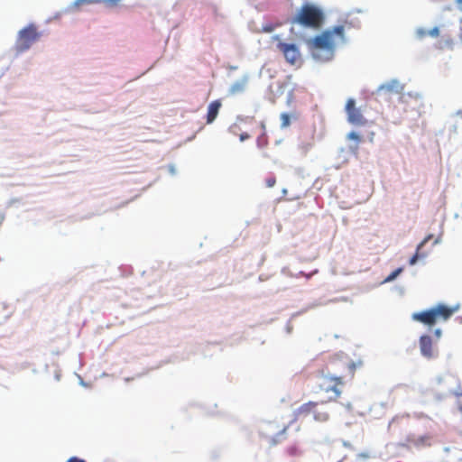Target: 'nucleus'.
Here are the masks:
<instances>
[{"label": "nucleus", "mask_w": 462, "mask_h": 462, "mask_svg": "<svg viewBox=\"0 0 462 462\" xmlns=\"http://www.w3.org/2000/svg\"><path fill=\"white\" fill-rule=\"evenodd\" d=\"M433 335L439 340L442 337V329L440 328H436L433 330Z\"/></svg>", "instance_id": "nucleus-39"}, {"label": "nucleus", "mask_w": 462, "mask_h": 462, "mask_svg": "<svg viewBox=\"0 0 462 462\" xmlns=\"http://www.w3.org/2000/svg\"><path fill=\"white\" fill-rule=\"evenodd\" d=\"M363 365V362L361 360H358V362L351 361L348 364V369L350 372H355L357 366H361Z\"/></svg>", "instance_id": "nucleus-32"}, {"label": "nucleus", "mask_w": 462, "mask_h": 462, "mask_svg": "<svg viewBox=\"0 0 462 462\" xmlns=\"http://www.w3.org/2000/svg\"><path fill=\"white\" fill-rule=\"evenodd\" d=\"M311 58L316 62H328L334 59L336 49L331 44L325 31L310 38H303Z\"/></svg>", "instance_id": "nucleus-2"}, {"label": "nucleus", "mask_w": 462, "mask_h": 462, "mask_svg": "<svg viewBox=\"0 0 462 462\" xmlns=\"http://www.w3.org/2000/svg\"><path fill=\"white\" fill-rule=\"evenodd\" d=\"M319 305H321V303H320L319 301L316 300V301H314L313 303H311V304L308 305L307 307H305V308L301 309L300 310H299V311H297V312L293 313V314L291 315V319H290L287 321V323H286V326H285V331H286V333H287V334H291V333L292 332L293 327H292V325L291 324V320L292 319H294V318H296V317H298V316H300V315H301V314H303V313L307 312L309 310H311V309H313V308H315V307H317V306H319Z\"/></svg>", "instance_id": "nucleus-17"}, {"label": "nucleus", "mask_w": 462, "mask_h": 462, "mask_svg": "<svg viewBox=\"0 0 462 462\" xmlns=\"http://www.w3.org/2000/svg\"><path fill=\"white\" fill-rule=\"evenodd\" d=\"M276 47L282 53L286 62L291 65H295L297 60L300 58V47L295 42L279 41Z\"/></svg>", "instance_id": "nucleus-6"}, {"label": "nucleus", "mask_w": 462, "mask_h": 462, "mask_svg": "<svg viewBox=\"0 0 462 462\" xmlns=\"http://www.w3.org/2000/svg\"><path fill=\"white\" fill-rule=\"evenodd\" d=\"M260 127L262 129V133H266L265 124L263 121L260 123Z\"/></svg>", "instance_id": "nucleus-58"}, {"label": "nucleus", "mask_w": 462, "mask_h": 462, "mask_svg": "<svg viewBox=\"0 0 462 462\" xmlns=\"http://www.w3.org/2000/svg\"><path fill=\"white\" fill-rule=\"evenodd\" d=\"M434 396L438 402H442L446 398V395L440 393H436Z\"/></svg>", "instance_id": "nucleus-45"}, {"label": "nucleus", "mask_w": 462, "mask_h": 462, "mask_svg": "<svg viewBox=\"0 0 462 462\" xmlns=\"http://www.w3.org/2000/svg\"><path fill=\"white\" fill-rule=\"evenodd\" d=\"M294 88L288 91L287 97H286V104L287 106H291V102L294 100Z\"/></svg>", "instance_id": "nucleus-33"}, {"label": "nucleus", "mask_w": 462, "mask_h": 462, "mask_svg": "<svg viewBox=\"0 0 462 462\" xmlns=\"http://www.w3.org/2000/svg\"><path fill=\"white\" fill-rule=\"evenodd\" d=\"M258 279H259L260 282H263V281L267 280L268 277L265 276L264 274H260Z\"/></svg>", "instance_id": "nucleus-61"}, {"label": "nucleus", "mask_w": 462, "mask_h": 462, "mask_svg": "<svg viewBox=\"0 0 462 462\" xmlns=\"http://www.w3.org/2000/svg\"><path fill=\"white\" fill-rule=\"evenodd\" d=\"M356 102L354 97H349L345 105V112L348 124L356 126H364L368 120L364 116L360 108L356 107Z\"/></svg>", "instance_id": "nucleus-4"}, {"label": "nucleus", "mask_w": 462, "mask_h": 462, "mask_svg": "<svg viewBox=\"0 0 462 462\" xmlns=\"http://www.w3.org/2000/svg\"><path fill=\"white\" fill-rule=\"evenodd\" d=\"M429 254V252L422 251V245H417L415 252L409 258L408 263L410 265H415L420 260L424 259Z\"/></svg>", "instance_id": "nucleus-19"}, {"label": "nucleus", "mask_w": 462, "mask_h": 462, "mask_svg": "<svg viewBox=\"0 0 462 462\" xmlns=\"http://www.w3.org/2000/svg\"><path fill=\"white\" fill-rule=\"evenodd\" d=\"M374 135H375L374 132L371 131V132L367 133L366 138H367L369 143H373L374 142Z\"/></svg>", "instance_id": "nucleus-49"}, {"label": "nucleus", "mask_w": 462, "mask_h": 462, "mask_svg": "<svg viewBox=\"0 0 462 462\" xmlns=\"http://www.w3.org/2000/svg\"><path fill=\"white\" fill-rule=\"evenodd\" d=\"M251 137V135L247 132H243L239 134V140L240 142H245L248 140Z\"/></svg>", "instance_id": "nucleus-38"}, {"label": "nucleus", "mask_w": 462, "mask_h": 462, "mask_svg": "<svg viewBox=\"0 0 462 462\" xmlns=\"http://www.w3.org/2000/svg\"><path fill=\"white\" fill-rule=\"evenodd\" d=\"M416 34L419 37H423V36L427 35V31L423 28H418L416 31Z\"/></svg>", "instance_id": "nucleus-44"}, {"label": "nucleus", "mask_w": 462, "mask_h": 462, "mask_svg": "<svg viewBox=\"0 0 462 462\" xmlns=\"http://www.w3.org/2000/svg\"><path fill=\"white\" fill-rule=\"evenodd\" d=\"M60 377H61V371L59 369V367H57V369L55 370V373H54V379L56 381H60Z\"/></svg>", "instance_id": "nucleus-48"}, {"label": "nucleus", "mask_w": 462, "mask_h": 462, "mask_svg": "<svg viewBox=\"0 0 462 462\" xmlns=\"http://www.w3.org/2000/svg\"><path fill=\"white\" fill-rule=\"evenodd\" d=\"M433 237H434V236H433L432 234H429V235H428V236H426L424 237V239H423L421 242H420L418 245H422V248H423V247L425 246V245H426L429 241H430Z\"/></svg>", "instance_id": "nucleus-37"}, {"label": "nucleus", "mask_w": 462, "mask_h": 462, "mask_svg": "<svg viewBox=\"0 0 462 462\" xmlns=\"http://www.w3.org/2000/svg\"><path fill=\"white\" fill-rule=\"evenodd\" d=\"M440 33V30L438 26H434L431 29L427 31V34L432 38L439 37Z\"/></svg>", "instance_id": "nucleus-29"}, {"label": "nucleus", "mask_w": 462, "mask_h": 462, "mask_svg": "<svg viewBox=\"0 0 462 462\" xmlns=\"http://www.w3.org/2000/svg\"><path fill=\"white\" fill-rule=\"evenodd\" d=\"M439 242H440V236H439L435 239V241H434V242H433V244H432V246H433V245H437V244H439Z\"/></svg>", "instance_id": "nucleus-63"}, {"label": "nucleus", "mask_w": 462, "mask_h": 462, "mask_svg": "<svg viewBox=\"0 0 462 462\" xmlns=\"http://www.w3.org/2000/svg\"><path fill=\"white\" fill-rule=\"evenodd\" d=\"M457 403H458V406H457L458 411L462 413V403L460 402V401H458Z\"/></svg>", "instance_id": "nucleus-64"}, {"label": "nucleus", "mask_w": 462, "mask_h": 462, "mask_svg": "<svg viewBox=\"0 0 462 462\" xmlns=\"http://www.w3.org/2000/svg\"><path fill=\"white\" fill-rule=\"evenodd\" d=\"M42 36V32L38 30V26L34 23H29L17 32L14 49L16 56L22 54L37 42Z\"/></svg>", "instance_id": "nucleus-3"}, {"label": "nucleus", "mask_w": 462, "mask_h": 462, "mask_svg": "<svg viewBox=\"0 0 462 462\" xmlns=\"http://www.w3.org/2000/svg\"><path fill=\"white\" fill-rule=\"evenodd\" d=\"M66 462H87L85 459L77 456L70 457Z\"/></svg>", "instance_id": "nucleus-41"}, {"label": "nucleus", "mask_w": 462, "mask_h": 462, "mask_svg": "<svg viewBox=\"0 0 462 462\" xmlns=\"http://www.w3.org/2000/svg\"><path fill=\"white\" fill-rule=\"evenodd\" d=\"M450 394L455 395L457 397H462V391H461L460 384H458L457 390H450Z\"/></svg>", "instance_id": "nucleus-36"}, {"label": "nucleus", "mask_w": 462, "mask_h": 462, "mask_svg": "<svg viewBox=\"0 0 462 462\" xmlns=\"http://www.w3.org/2000/svg\"><path fill=\"white\" fill-rule=\"evenodd\" d=\"M148 372H149V370H146V371H144V372H143V373H139V374H137L135 376H133V377H125L124 380H125V382L129 383V382L133 381L134 378H140V377L143 376V375H144V374H146Z\"/></svg>", "instance_id": "nucleus-35"}, {"label": "nucleus", "mask_w": 462, "mask_h": 462, "mask_svg": "<svg viewBox=\"0 0 462 462\" xmlns=\"http://www.w3.org/2000/svg\"><path fill=\"white\" fill-rule=\"evenodd\" d=\"M429 439L430 437L428 435H420L419 437H415L412 435L407 437V441L412 443L414 446L418 448L427 446Z\"/></svg>", "instance_id": "nucleus-20"}, {"label": "nucleus", "mask_w": 462, "mask_h": 462, "mask_svg": "<svg viewBox=\"0 0 462 462\" xmlns=\"http://www.w3.org/2000/svg\"><path fill=\"white\" fill-rule=\"evenodd\" d=\"M358 457H363V458H368L369 457V454L367 452H361Z\"/></svg>", "instance_id": "nucleus-57"}, {"label": "nucleus", "mask_w": 462, "mask_h": 462, "mask_svg": "<svg viewBox=\"0 0 462 462\" xmlns=\"http://www.w3.org/2000/svg\"><path fill=\"white\" fill-rule=\"evenodd\" d=\"M280 24L274 23L273 22H266L262 25L261 32L270 33L273 32Z\"/></svg>", "instance_id": "nucleus-24"}, {"label": "nucleus", "mask_w": 462, "mask_h": 462, "mask_svg": "<svg viewBox=\"0 0 462 462\" xmlns=\"http://www.w3.org/2000/svg\"><path fill=\"white\" fill-rule=\"evenodd\" d=\"M286 86H287L286 82H280V81H278L277 82V88H276L275 91L273 90V86L272 85H270L268 87V89H267L268 92L273 94V97H270L269 98V101L272 104H275L276 98L280 97L281 96H282L284 94Z\"/></svg>", "instance_id": "nucleus-18"}, {"label": "nucleus", "mask_w": 462, "mask_h": 462, "mask_svg": "<svg viewBox=\"0 0 462 462\" xmlns=\"http://www.w3.org/2000/svg\"><path fill=\"white\" fill-rule=\"evenodd\" d=\"M349 153L346 148L340 147L337 151V159L341 160L342 163H347L349 162Z\"/></svg>", "instance_id": "nucleus-25"}, {"label": "nucleus", "mask_w": 462, "mask_h": 462, "mask_svg": "<svg viewBox=\"0 0 462 462\" xmlns=\"http://www.w3.org/2000/svg\"><path fill=\"white\" fill-rule=\"evenodd\" d=\"M362 13H364V10L361 8H353L352 10L347 12V14H350V15H352L353 14H362Z\"/></svg>", "instance_id": "nucleus-51"}, {"label": "nucleus", "mask_w": 462, "mask_h": 462, "mask_svg": "<svg viewBox=\"0 0 462 462\" xmlns=\"http://www.w3.org/2000/svg\"><path fill=\"white\" fill-rule=\"evenodd\" d=\"M346 139L352 142L346 148L347 152L349 155L357 159L359 155V144L363 142V136L359 132L351 130L346 134Z\"/></svg>", "instance_id": "nucleus-11"}, {"label": "nucleus", "mask_w": 462, "mask_h": 462, "mask_svg": "<svg viewBox=\"0 0 462 462\" xmlns=\"http://www.w3.org/2000/svg\"><path fill=\"white\" fill-rule=\"evenodd\" d=\"M226 68H227L229 70H232V71H233V70H236V69H238V67H237V66H236V65H231V64H228V65L226 66Z\"/></svg>", "instance_id": "nucleus-56"}, {"label": "nucleus", "mask_w": 462, "mask_h": 462, "mask_svg": "<svg viewBox=\"0 0 462 462\" xmlns=\"http://www.w3.org/2000/svg\"><path fill=\"white\" fill-rule=\"evenodd\" d=\"M325 391L326 392H333L335 393V396H330L328 398V402H333L335 401L337 397L340 396L341 394V391L337 388V386L335 384V385H330V386H328L325 388Z\"/></svg>", "instance_id": "nucleus-26"}, {"label": "nucleus", "mask_w": 462, "mask_h": 462, "mask_svg": "<svg viewBox=\"0 0 462 462\" xmlns=\"http://www.w3.org/2000/svg\"><path fill=\"white\" fill-rule=\"evenodd\" d=\"M313 418L316 421L326 422L329 420V414L328 412L314 411Z\"/></svg>", "instance_id": "nucleus-27"}, {"label": "nucleus", "mask_w": 462, "mask_h": 462, "mask_svg": "<svg viewBox=\"0 0 462 462\" xmlns=\"http://www.w3.org/2000/svg\"><path fill=\"white\" fill-rule=\"evenodd\" d=\"M21 201H22V199H20V198H13L7 201L6 208H11V207L14 206L15 204L21 203Z\"/></svg>", "instance_id": "nucleus-34"}, {"label": "nucleus", "mask_w": 462, "mask_h": 462, "mask_svg": "<svg viewBox=\"0 0 462 462\" xmlns=\"http://www.w3.org/2000/svg\"><path fill=\"white\" fill-rule=\"evenodd\" d=\"M293 117V115L289 112H283L280 116L281 119V128H286L291 125V118Z\"/></svg>", "instance_id": "nucleus-22"}, {"label": "nucleus", "mask_w": 462, "mask_h": 462, "mask_svg": "<svg viewBox=\"0 0 462 462\" xmlns=\"http://www.w3.org/2000/svg\"><path fill=\"white\" fill-rule=\"evenodd\" d=\"M317 272H318V270H314L312 273H305L304 277H305L307 280H310V279L311 278L312 274H313V273H317Z\"/></svg>", "instance_id": "nucleus-54"}, {"label": "nucleus", "mask_w": 462, "mask_h": 462, "mask_svg": "<svg viewBox=\"0 0 462 462\" xmlns=\"http://www.w3.org/2000/svg\"><path fill=\"white\" fill-rule=\"evenodd\" d=\"M411 319L428 326L430 328L437 323V319L432 307L413 312L411 314Z\"/></svg>", "instance_id": "nucleus-9"}, {"label": "nucleus", "mask_w": 462, "mask_h": 462, "mask_svg": "<svg viewBox=\"0 0 462 462\" xmlns=\"http://www.w3.org/2000/svg\"><path fill=\"white\" fill-rule=\"evenodd\" d=\"M403 89L404 86L400 84V81L397 79H392L390 81L378 86L377 88L372 92V95H375L377 97L383 95L385 96L384 99L387 100L391 94H401Z\"/></svg>", "instance_id": "nucleus-7"}, {"label": "nucleus", "mask_w": 462, "mask_h": 462, "mask_svg": "<svg viewBox=\"0 0 462 462\" xmlns=\"http://www.w3.org/2000/svg\"><path fill=\"white\" fill-rule=\"evenodd\" d=\"M286 428H283L282 430L277 432L273 438H272V444L276 445L279 442V439L285 433Z\"/></svg>", "instance_id": "nucleus-30"}, {"label": "nucleus", "mask_w": 462, "mask_h": 462, "mask_svg": "<svg viewBox=\"0 0 462 462\" xmlns=\"http://www.w3.org/2000/svg\"><path fill=\"white\" fill-rule=\"evenodd\" d=\"M221 106V99H215L208 104L206 114L207 124H212L217 119Z\"/></svg>", "instance_id": "nucleus-13"}, {"label": "nucleus", "mask_w": 462, "mask_h": 462, "mask_svg": "<svg viewBox=\"0 0 462 462\" xmlns=\"http://www.w3.org/2000/svg\"><path fill=\"white\" fill-rule=\"evenodd\" d=\"M419 348L420 356L427 360H433L439 357V349L434 346L432 336L424 333L419 337Z\"/></svg>", "instance_id": "nucleus-5"}, {"label": "nucleus", "mask_w": 462, "mask_h": 462, "mask_svg": "<svg viewBox=\"0 0 462 462\" xmlns=\"http://www.w3.org/2000/svg\"><path fill=\"white\" fill-rule=\"evenodd\" d=\"M238 128H239L238 125L235 123V124H233V125H231L229 126L228 131H229L230 133L235 134V133H236V129H238Z\"/></svg>", "instance_id": "nucleus-52"}, {"label": "nucleus", "mask_w": 462, "mask_h": 462, "mask_svg": "<svg viewBox=\"0 0 462 462\" xmlns=\"http://www.w3.org/2000/svg\"><path fill=\"white\" fill-rule=\"evenodd\" d=\"M281 272L283 275L293 276V273L291 272L290 268L287 266L282 267Z\"/></svg>", "instance_id": "nucleus-43"}, {"label": "nucleus", "mask_w": 462, "mask_h": 462, "mask_svg": "<svg viewBox=\"0 0 462 462\" xmlns=\"http://www.w3.org/2000/svg\"><path fill=\"white\" fill-rule=\"evenodd\" d=\"M456 4L458 5V9L462 12V0H456Z\"/></svg>", "instance_id": "nucleus-60"}, {"label": "nucleus", "mask_w": 462, "mask_h": 462, "mask_svg": "<svg viewBox=\"0 0 462 462\" xmlns=\"http://www.w3.org/2000/svg\"><path fill=\"white\" fill-rule=\"evenodd\" d=\"M319 404L318 402L310 401L301 404L299 408L293 411V419L290 422L291 424L297 420L298 416L300 414H309L313 408L317 407Z\"/></svg>", "instance_id": "nucleus-14"}, {"label": "nucleus", "mask_w": 462, "mask_h": 462, "mask_svg": "<svg viewBox=\"0 0 462 462\" xmlns=\"http://www.w3.org/2000/svg\"><path fill=\"white\" fill-rule=\"evenodd\" d=\"M287 453L291 457H297L300 455V450L296 445H292L287 448Z\"/></svg>", "instance_id": "nucleus-28"}, {"label": "nucleus", "mask_w": 462, "mask_h": 462, "mask_svg": "<svg viewBox=\"0 0 462 462\" xmlns=\"http://www.w3.org/2000/svg\"><path fill=\"white\" fill-rule=\"evenodd\" d=\"M5 218V214L4 212H0V225H2Z\"/></svg>", "instance_id": "nucleus-59"}, {"label": "nucleus", "mask_w": 462, "mask_h": 462, "mask_svg": "<svg viewBox=\"0 0 462 462\" xmlns=\"http://www.w3.org/2000/svg\"><path fill=\"white\" fill-rule=\"evenodd\" d=\"M122 0H75L71 3L65 10V13L70 12L74 8H79L84 5H93V4H105L107 7H116Z\"/></svg>", "instance_id": "nucleus-12"}, {"label": "nucleus", "mask_w": 462, "mask_h": 462, "mask_svg": "<svg viewBox=\"0 0 462 462\" xmlns=\"http://www.w3.org/2000/svg\"><path fill=\"white\" fill-rule=\"evenodd\" d=\"M248 79H249V75L247 73L243 75V77L240 79L236 80L230 86V88L228 89V93L230 95H235L236 93H243L245 89V86L248 82Z\"/></svg>", "instance_id": "nucleus-15"}, {"label": "nucleus", "mask_w": 462, "mask_h": 462, "mask_svg": "<svg viewBox=\"0 0 462 462\" xmlns=\"http://www.w3.org/2000/svg\"><path fill=\"white\" fill-rule=\"evenodd\" d=\"M326 20L323 8L312 2L305 1L295 14L289 19V23L298 24L302 28L317 30Z\"/></svg>", "instance_id": "nucleus-1"}, {"label": "nucleus", "mask_w": 462, "mask_h": 462, "mask_svg": "<svg viewBox=\"0 0 462 462\" xmlns=\"http://www.w3.org/2000/svg\"><path fill=\"white\" fill-rule=\"evenodd\" d=\"M338 23H342L345 27L361 29L362 22L358 17H351L350 14L346 13L343 17L338 19Z\"/></svg>", "instance_id": "nucleus-16"}, {"label": "nucleus", "mask_w": 462, "mask_h": 462, "mask_svg": "<svg viewBox=\"0 0 462 462\" xmlns=\"http://www.w3.org/2000/svg\"><path fill=\"white\" fill-rule=\"evenodd\" d=\"M342 445H343L345 448H349V449H351V450H353V449H354L353 445H352L349 441H347V440H344V439H343V440H342Z\"/></svg>", "instance_id": "nucleus-50"}, {"label": "nucleus", "mask_w": 462, "mask_h": 462, "mask_svg": "<svg viewBox=\"0 0 462 462\" xmlns=\"http://www.w3.org/2000/svg\"><path fill=\"white\" fill-rule=\"evenodd\" d=\"M398 420H399V417H397V416H396V417H394V418H393V419L390 420L388 427H389V428H391V427H392V425H393V423H395Z\"/></svg>", "instance_id": "nucleus-55"}, {"label": "nucleus", "mask_w": 462, "mask_h": 462, "mask_svg": "<svg viewBox=\"0 0 462 462\" xmlns=\"http://www.w3.org/2000/svg\"><path fill=\"white\" fill-rule=\"evenodd\" d=\"M404 271V266H399L393 269L383 281V283L395 281Z\"/></svg>", "instance_id": "nucleus-21"}, {"label": "nucleus", "mask_w": 462, "mask_h": 462, "mask_svg": "<svg viewBox=\"0 0 462 462\" xmlns=\"http://www.w3.org/2000/svg\"><path fill=\"white\" fill-rule=\"evenodd\" d=\"M276 183V177L274 175L269 176L265 180V184L268 188H273Z\"/></svg>", "instance_id": "nucleus-31"}, {"label": "nucleus", "mask_w": 462, "mask_h": 462, "mask_svg": "<svg viewBox=\"0 0 462 462\" xmlns=\"http://www.w3.org/2000/svg\"><path fill=\"white\" fill-rule=\"evenodd\" d=\"M268 145V135L267 133H261L256 138V146L259 149H263Z\"/></svg>", "instance_id": "nucleus-23"}, {"label": "nucleus", "mask_w": 462, "mask_h": 462, "mask_svg": "<svg viewBox=\"0 0 462 462\" xmlns=\"http://www.w3.org/2000/svg\"><path fill=\"white\" fill-rule=\"evenodd\" d=\"M329 379H330L331 381H335L337 383H343V381H342V377H340V376H337V375H330V376H329Z\"/></svg>", "instance_id": "nucleus-46"}, {"label": "nucleus", "mask_w": 462, "mask_h": 462, "mask_svg": "<svg viewBox=\"0 0 462 462\" xmlns=\"http://www.w3.org/2000/svg\"><path fill=\"white\" fill-rule=\"evenodd\" d=\"M254 119V116H237L236 117V120L237 121H245L246 122L247 120H253Z\"/></svg>", "instance_id": "nucleus-47"}, {"label": "nucleus", "mask_w": 462, "mask_h": 462, "mask_svg": "<svg viewBox=\"0 0 462 462\" xmlns=\"http://www.w3.org/2000/svg\"><path fill=\"white\" fill-rule=\"evenodd\" d=\"M432 308L435 312L437 321L439 319L447 321L454 315L455 312L458 310L459 304H456L455 306H448L444 302H438L432 306Z\"/></svg>", "instance_id": "nucleus-10"}, {"label": "nucleus", "mask_w": 462, "mask_h": 462, "mask_svg": "<svg viewBox=\"0 0 462 462\" xmlns=\"http://www.w3.org/2000/svg\"><path fill=\"white\" fill-rule=\"evenodd\" d=\"M61 15H62V13H61V12H57V13L54 14L53 18H54V19H60V18L61 17Z\"/></svg>", "instance_id": "nucleus-62"}, {"label": "nucleus", "mask_w": 462, "mask_h": 462, "mask_svg": "<svg viewBox=\"0 0 462 462\" xmlns=\"http://www.w3.org/2000/svg\"><path fill=\"white\" fill-rule=\"evenodd\" d=\"M324 31L335 49H336V42H335L336 38L339 39L343 44H347L349 42V39L346 35L345 25L342 23H339L338 24L328 27V28L325 29Z\"/></svg>", "instance_id": "nucleus-8"}, {"label": "nucleus", "mask_w": 462, "mask_h": 462, "mask_svg": "<svg viewBox=\"0 0 462 462\" xmlns=\"http://www.w3.org/2000/svg\"><path fill=\"white\" fill-rule=\"evenodd\" d=\"M79 377V385L83 386V387H90L91 386V383H88V382H86L83 380V378L80 376V375H78Z\"/></svg>", "instance_id": "nucleus-42"}, {"label": "nucleus", "mask_w": 462, "mask_h": 462, "mask_svg": "<svg viewBox=\"0 0 462 462\" xmlns=\"http://www.w3.org/2000/svg\"><path fill=\"white\" fill-rule=\"evenodd\" d=\"M346 409L347 411H351L353 410V405L350 402H347L346 403H341Z\"/></svg>", "instance_id": "nucleus-53"}, {"label": "nucleus", "mask_w": 462, "mask_h": 462, "mask_svg": "<svg viewBox=\"0 0 462 462\" xmlns=\"http://www.w3.org/2000/svg\"><path fill=\"white\" fill-rule=\"evenodd\" d=\"M167 168H168L169 172H170L172 176L176 175V173H177V170H176V167H175V165H174V164H172V163H169V164L167 165Z\"/></svg>", "instance_id": "nucleus-40"}]
</instances>
